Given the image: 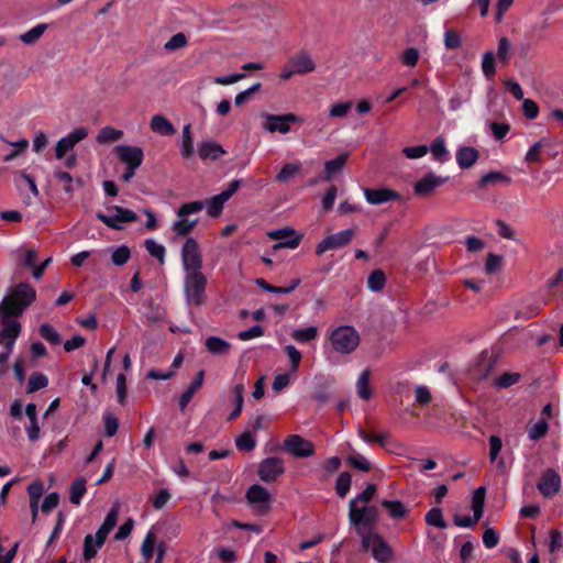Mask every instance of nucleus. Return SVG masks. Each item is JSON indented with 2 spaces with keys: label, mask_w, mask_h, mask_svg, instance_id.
Listing matches in <instances>:
<instances>
[{
  "label": "nucleus",
  "mask_w": 563,
  "mask_h": 563,
  "mask_svg": "<svg viewBox=\"0 0 563 563\" xmlns=\"http://www.w3.org/2000/svg\"><path fill=\"white\" fill-rule=\"evenodd\" d=\"M35 299V289L26 283L15 285L11 294L2 299L0 316L3 329L0 332V344L5 340L15 343L21 333V323L13 318L20 317Z\"/></svg>",
  "instance_id": "nucleus-1"
},
{
  "label": "nucleus",
  "mask_w": 563,
  "mask_h": 563,
  "mask_svg": "<svg viewBox=\"0 0 563 563\" xmlns=\"http://www.w3.org/2000/svg\"><path fill=\"white\" fill-rule=\"evenodd\" d=\"M227 200L219 194L207 201H190L183 203L176 211L177 220L172 224V230L177 236H187L198 224V218L191 219V214L200 212L207 207V213L211 218L220 216Z\"/></svg>",
  "instance_id": "nucleus-2"
},
{
  "label": "nucleus",
  "mask_w": 563,
  "mask_h": 563,
  "mask_svg": "<svg viewBox=\"0 0 563 563\" xmlns=\"http://www.w3.org/2000/svg\"><path fill=\"white\" fill-rule=\"evenodd\" d=\"M119 516V504L117 503L111 510L108 512L101 527L98 529L95 536L87 534L84 541V559L89 561L93 559L99 549L103 545L108 534L115 527Z\"/></svg>",
  "instance_id": "nucleus-3"
},
{
  "label": "nucleus",
  "mask_w": 563,
  "mask_h": 563,
  "mask_svg": "<svg viewBox=\"0 0 563 563\" xmlns=\"http://www.w3.org/2000/svg\"><path fill=\"white\" fill-rule=\"evenodd\" d=\"M378 520V510L375 506H356L355 500L349 503V521L360 538L374 531Z\"/></svg>",
  "instance_id": "nucleus-4"
},
{
  "label": "nucleus",
  "mask_w": 563,
  "mask_h": 563,
  "mask_svg": "<svg viewBox=\"0 0 563 563\" xmlns=\"http://www.w3.org/2000/svg\"><path fill=\"white\" fill-rule=\"evenodd\" d=\"M328 339L332 349L340 354H351L360 345L361 336L352 325H340L331 329Z\"/></svg>",
  "instance_id": "nucleus-5"
},
{
  "label": "nucleus",
  "mask_w": 563,
  "mask_h": 563,
  "mask_svg": "<svg viewBox=\"0 0 563 563\" xmlns=\"http://www.w3.org/2000/svg\"><path fill=\"white\" fill-rule=\"evenodd\" d=\"M207 276L201 272L185 273L184 291L189 306L200 307L206 301Z\"/></svg>",
  "instance_id": "nucleus-6"
},
{
  "label": "nucleus",
  "mask_w": 563,
  "mask_h": 563,
  "mask_svg": "<svg viewBox=\"0 0 563 563\" xmlns=\"http://www.w3.org/2000/svg\"><path fill=\"white\" fill-rule=\"evenodd\" d=\"M107 211L108 213L98 212L96 218L113 230H122V223L135 222L137 220L135 212L120 206H109L107 207Z\"/></svg>",
  "instance_id": "nucleus-7"
},
{
  "label": "nucleus",
  "mask_w": 563,
  "mask_h": 563,
  "mask_svg": "<svg viewBox=\"0 0 563 563\" xmlns=\"http://www.w3.org/2000/svg\"><path fill=\"white\" fill-rule=\"evenodd\" d=\"M362 548L371 551L373 558L380 562L386 563L393 558V551L383 537L375 531L364 534L361 538Z\"/></svg>",
  "instance_id": "nucleus-8"
},
{
  "label": "nucleus",
  "mask_w": 563,
  "mask_h": 563,
  "mask_svg": "<svg viewBox=\"0 0 563 563\" xmlns=\"http://www.w3.org/2000/svg\"><path fill=\"white\" fill-rule=\"evenodd\" d=\"M181 264L185 273L198 272L202 268V256L198 242L188 236L181 247Z\"/></svg>",
  "instance_id": "nucleus-9"
},
{
  "label": "nucleus",
  "mask_w": 563,
  "mask_h": 563,
  "mask_svg": "<svg viewBox=\"0 0 563 563\" xmlns=\"http://www.w3.org/2000/svg\"><path fill=\"white\" fill-rule=\"evenodd\" d=\"M356 228H349L324 238L316 247V254L321 255L327 251L342 249L349 245L355 238Z\"/></svg>",
  "instance_id": "nucleus-10"
},
{
  "label": "nucleus",
  "mask_w": 563,
  "mask_h": 563,
  "mask_svg": "<svg viewBox=\"0 0 563 563\" xmlns=\"http://www.w3.org/2000/svg\"><path fill=\"white\" fill-rule=\"evenodd\" d=\"M246 499L256 515L263 516L271 509L272 496L261 485H252L246 492Z\"/></svg>",
  "instance_id": "nucleus-11"
},
{
  "label": "nucleus",
  "mask_w": 563,
  "mask_h": 563,
  "mask_svg": "<svg viewBox=\"0 0 563 563\" xmlns=\"http://www.w3.org/2000/svg\"><path fill=\"white\" fill-rule=\"evenodd\" d=\"M266 122L263 123V129L269 133L279 132L287 134L290 132V124L301 123L302 119L295 113L286 114H266Z\"/></svg>",
  "instance_id": "nucleus-12"
},
{
  "label": "nucleus",
  "mask_w": 563,
  "mask_h": 563,
  "mask_svg": "<svg viewBox=\"0 0 563 563\" xmlns=\"http://www.w3.org/2000/svg\"><path fill=\"white\" fill-rule=\"evenodd\" d=\"M267 236L273 241H278L273 245V250L277 251L280 249H296L298 247L301 235L298 234L294 229L291 228H283L275 231H269L267 233Z\"/></svg>",
  "instance_id": "nucleus-13"
},
{
  "label": "nucleus",
  "mask_w": 563,
  "mask_h": 563,
  "mask_svg": "<svg viewBox=\"0 0 563 563\" xmlns=\"http://www.w3.org/2000/svg\"><path fill=\"white\" fill-rule=\"evenodd\" d=\"M285 450L297 459L309 457L314 454L312 442L298 434L288 435L284 442Z\"/></svg>",
  "instance_id": "nucleus-14"
},
{
  "label": "nucleus",
  "mask_w": 563,
  "mask_h": 563,
  "mask_svg": "<svg viewBox=\"0 0 563 563\" xmlns=\"http://www.w3.org/2000/svg\"><path fill=\"white\" fill-rule=\"evenodd\" d=\"M285 471L284 461L279 457L264 459L258 466V476L265 483L275 482Z\"/></svg>",
  "instance_id": "nucleus-15"
},
{
  "label": "nucleus",
  "mask_w": 563,
  "mask_h": 563,
  "mask_svg": "<svg viewBox=\"0 0 563 563\" xmlns=\"http://www.w3.org/2000/svg\"><path fill=\"white\" fill-rule=\"evenodd\" d=\"M537 488L543 497L551 498L561 489V476L555 470L548 468L543 472Z\"/></svg>",
  "instance_id": "nucleus-16"
},
{
  "label": "nucleus",
  "mask_w": 563,
  "mask_h": 563,
  "mask_svg": "<svg viewBox=\"0 0 563 563\" xmlns=\"http://www.w3.org/2000/svg\"><path fill=\"white\" fill-rule=\"evenodd\" d=\"M114 152L118 158L126 166L139 168L143 162V151L139 146L117 145Z\"/></svg>",
  "instance_id": "nucleus-17"
},
{
  "label": "nucleus",
  "mask_w": 563,
  "mask_h": 563,
  "mask_svg": "<svg viewBox=\"0 0 563 563\" xmlns=\"http://www.w3.org/2000/svg\"><path fill=\"white\" fill-rule=\"evenodd\" d=\"M364 196L371 205H380L387 201L398 200L400 197L397 191L387 188H365Z\"/></svg>",
  "instance_id": "nucleus-18"
},
{
  "label": "nucleus",
  "mask_w": 563,
  "mask_h": 563,
  "mask_svg": "<svg viewBox=\"0 0 563 563\" xmlns=\"http://www.w3.org/2000/svg\"><path fill=\"white\" fill-rule=\"evenodd\" d=\"M445 179L446 178L437 176L432 173L427 174L415 184V192L419 196H426L430 194L432 190H434L437 187L441 186L445 181Z\"/></svg>",
  "instance_id": "nucleus-19"
},
{
  "label": "nucleus",
  "mask_w": 563,
  "mask_h": 563,
  "mask_svg": "<svg viewBox=\"0 0 563 563\" xmlns=\"http://www.w3.org/2000/svg\"><path fill=\"white\" fill-rule=\"evenodd\" d=\"M289 60L290 66L294 67V71H297L298 75H305L316 70V63L306 52L294 55Z\"/></svg>",
  "instance_id": "nucleus-20"
},
{
  "label": "nucleus",
  "mask_w": 563,
  "mask_h": 563,
  "mask_svg": "<svg viewBox=\"0 0 563 563\" xmlns=\"http://www.w3.org/2000/svg\"><path fill=\"white\" fill-rule=\"evenodd\" d=\"M225 154L223 147L214 141H205L198 145V155L201 159L217 161Z\"/></svg>",
  "instance_id": "nucleus-21"
},
{
  "label": "nucleus",
  "mask_w": 563,
  "mask_h": 563,
  "mask_svg": "<svg viewBox=\"0 0 563 563\" xmlns=\"http://www.w3.org/2000/svg\"><path fill=\"white\" fill-rule=\"evenodd\" d=\"M205 379V371L200 369L195 379L191 382V384L188 386V388L181 394L179 398V407L181 410H184L188 404L190 402L194 395L201 388Z\"/></svg>",
  "instance_id": "nucleus-22"
},
{
  "label": "nucleus",
  "mask_w": 563,
  "mask_h": 563,
  "mask_svg": "<svg viewBox=\"0 0 563 563\" xmlns=\"http://www.w3.org/2000/svg\"><path fill=\"white\" fill-rule=\"evenodd\" d=\"M150 128L154 133L163 136H169L176 132L172 122L162 114H155L152 117Z\"/></svg>",
  "instance_id": "nucleus-23"
},
{
  "label": "nucleus",
  "mask_w": 563,
  "mask_h": 563,
  "mask_svg": "<svg viewBox=\"0 0 563 563\" xmlns=\"http://www.w3.org/2000/svg\"><path fill=\"white\" fill-rule=\"evenodd\" d=\"M479 153L475 147L463 146L456 152V162L461 168L472 167L478 159Z\"/></svg>",
  "instance_id": "nucleus-24"
},
{
  "label": "nucleus",
  "mask_w": 563,
  "mask_h": 563,
  "mask_svg": "<svg viewBox=\"0 0 563 563\" xmlns=\"http://www.w3.org/2000/svg\"><path fill=\"white\" fill-rule=\"evenodd\" d=\"M349 153H342L338 157L324 163V179L330 180L335 174L342 172L347 158Z\"/></svg>",
  "instance_id": "nucleus-25"
},
{
  "label": "nucleus",
  "mask_w": 563,
  "mask_h": 563,
  "mask_svg": "<svg viewBox=\"0 0 563 563\" xmlns=\"http://www.w3.org/2000/svg\"><path fill=\"white\" fill-rule=\"evenodd\" d=\"M382 506L388 511L391 519L401 520L407 517L409 510L400 500H383Z\"/></svg>",
  "instance_id": "nucleus-26"
},
{
  "label": "nucleus",
  "mask_w": 563,
  "mask_h": 563,
  "mask_svg": "<svg viewBox=\"0 0 563 563\" xmlns=\"http://www.w3.org/2000/svg\"><path fill=\"white\" fill-rule=\"evenodd\" d=\"M205 345L208 352L213 355L227 354L231 349V344L219 336H209L206 340Z\"/></svg>",
  "instance_id": "nucleus-27"
},
{
  "label": "nucleus",
  "mask_w": 563,
  "mask_h": 563,
  "mask_svg": "<svg viewBox=\"0 0 563 563\" xmlns=\"http://www.w3.org/2000/svg\"><path fill=\"white\" fill-rule=\"evenodd\" d=\"M549 431V423L547 419L541 418L534 423L527 426L528 437L531 441H538L547 435Z\"/></svg>",
  "instance_id": "nucleus-28"
},
{
  "label": "nucleus",
  "mask_w": 563,
  "mask_h": 563,
  "mask_svg": "<svg viewBox=\"0 0 563 563\" xmlns=\"http://www.w3.org/2000/svg\"><path fill=\"white\" fill-rule=\"evenodd\" d=\"M302 165L301 163H288L285 164L278 174L276 175V181L279 184H285L296 175H298L301 172Z\"/></svg>",
  "instance_id": "nucleus-29"
},
{
  "label": "nucleus",
  "mask_w": 563,
  "mask_h": 563,
  "mask_svg": "<svg viewBox=\"0 0 563 563\" xmlns=\"http://www.w3.org/2000/svg\"><path fill=\"white\" fill-rule=\"evenodd\" d=\"M319 330L317 327L311 325L305 329H295L290 333L291 338L298 343H308L317 339Z\"/></svg>",
  "instance_id": "nucleus-30"
},
{
  "label": "nucleus",
  "mask_w": 563,
  "mask_h": 563,
  "mask_svg": "<svg viewBox=\"0 0 563 563\" xmlns=\"http://www.w3.org/2000/svg\"><path fill=\"white\" fill-rule=\"evenodd\" d=\"M503 184L508 186L511 184V178L501 172H490L484 175L479 180V187L484 188L487 185Z\"/></svg>",
  "instance_id": "nucleus-31"
},
{
  "label": "nucleus",
  "mask_w": 563,
  "mask_h": 563,
  "mask_svg": "<svg viewBox=\"0 0 563 563\" xmlns=\"http://www.w3.org/2000/svg\"><path fill=\"white\" fill-rule=\"evenodd\" d=\"M190 124H186L183 129L180 154L184 158L188 159L194 155V142L190 132Z\"/></svg>",
  "instance_id": "nucleus-32"
},
{
  "label": "nucleus",
  "mask_w": 563,
  "mask_h": 563,
  "mask_svg": "<svg viewBox=\"0 0 563 563\" xmlns=\"http://www.w3.org/2000/svg\"><path fill=\"white\" fill-rule=\"evenodd\" d=\"M369 369H364L356 382L357 394L363 400H368L372 396L369 388Z\"/></svg>",
  "instance_id": "nucleus-33"
},
{
  "label": "nucleus",
  "mask_w": 563,
  "mask_h": 563,
  "mask_svg": "<svg viewBox=\"0 0 563 563\" xmlns=\"http://www.w3.org/2000/svg\"><path fill=\"white\" fill-rule=\"evenodd\" d=\"M48 385V378L40 372H34L29 378L26 386V393L33 394L40 389L45 388Z\"/></svg>",
  "instance_id": "nucleus-34"
},
{
  "label": "nucleus",
  "mask_w": 563,
  "mask_h": 563,
  "mask_svg": "<svg viewBox=\"0 0 563 563\" xmlns=\"http://www.w3.org/2000/svg\"><path fill=\"white\" fill-rule=\"evenodd\" d=\"M386 284V275L382 269L373 271L367 278V287L372 291H380Z\"/></svg>",
  "instance_id": "nucleus-35"
},
{
  "label": "nucleus",
  "mask_w": 563,
  "mask_h": 563,
  "mask_svg": "<svg viewBox=\"0 0 563 563\" xmlns=\"http://www.w3.org/2000/svg\"><path fill=\"white\" fill-rule=\"evenodd\" d=\"M256 284L265 291H268V292H274V294H289L291 292L292 290H295L299 284H300V279H295L292 280V284L291 286L289 287H277V286H273L271 284H268L267 282H265L264 279H257L256 280Z\"/></svg>",
  "instance_id": "nucleus-36"
},
{
  "label": "nucleus",
  "mask_w": 563,
  "mask_h": 563,
  "mask_svg": "<svg viewBox=\"0 0 563 563\" xmlns=\"http://www.w3.org/2000/svg\"><path fill=\"white\" fill-rule=\"evenodd\" d=\"M47 30V24L41 23L29 30L27 32L23 33L20 36V40L27 45L34 44Z\"/></svg>",
  "instance_id": "nucleus-37"
},
{
  "label": "nucleus",
  "mask_w": 563,
  "mask_h": 563,
  "mask_svg": "<svg viewBox=\"0 0 563 563\" xmlns=\"http://www.w3.org/2000/svg\"><path fill=\"white\" fill-rule=\"evenodd\" d=\"M235 445L239 451L251 452L255 449L256 441L250 431H245L236 438Z\"/></svg>",
  "instance_id": "nucleus-38"
},
{
  "label": "nucleus",
  "mask_w": 563,
  "mask_h": 563,
  "mask_svg": "<svg viewBox=\"0 0 563 563\" xmlns=\"http://www.w3.org/2000/svg\"><path fill=\"white\" fill-rule=\"evenodd\" d=\"M123 132L111 126H104L99 131L97 141L99 143H109L121 140Z\"/></svg>",
  "instance_id": "nucleus-39"
},
{
  "label": "nucleus",
  "mask_w": 563,
  "mask_h": 563,
  "mask_svg": "<svg viewBox=\"0 0 563 563\" xmlns=\"http://www.w3.org/2000/svg\"><path fill=\"white\" fill-rule=\"evenodd\" d=\"M131 251L126 245L114 247L111 252V261L115 266H123L129 262Z\"/></svg>",
  "instance_id": "nucleus-40"
},
{
  "label": "nucleus",
  "mask_w": 563,
  "mask_h": 563,
  "mask_svg": "<svg viewBox=\"0 0 563 563\" xmlns=\"http://www.w3.org/2000/svg\"><path fill=\"white\" fill-rule=\"evenodd\" d=\"M482 70L487 79H492L496 73L495 67V55L492 51H487L483 54L482 58Z\"/></svg>",
  "instance_id": "nucleus-41"
},
{
  "label": "nucleus",
  "mask_w": 563,
  "mask_h": 563,
  "mask_svg": "<svg viewBox=\"0 0 563 563\" xmlns=\"http://www.w3.org/2000/svg\"><path fill=\"white\" fill-rule=\"evenodd\" d=\"M145 249L151 256L157 258L161 264H164L166 249L163 244H159L156 241L148 239L145 241Z\"/></svg>",
  "instance_id": "nucleus-42"
},
{
  "label": "nucleus",
  "mask_w": 563,
  "mask_h": 563,
  "mask_svg": "<svg viewBox=\"0 0 563 563\" xmlns=\"http://www.w3.org/2000/svg\"><path fill=\"white\" fill-rule=\"evenodd\" d=\"M485 488L478 487L472 497V510L477 518L483 516L484 503H485Z\"/></svg>",
  "instance_id": "nucleus-43"
},
{
  "label": "nucleus",
  "mask_w": 563,
  "mask_h": 563,
  "mask_svg": "<svg viewBox=\"0 0 563 563\" xmlns=\"http://www.w3.org/2000/svg\"><path fill=\"white\" fill-rule=\"evenodd\" d=\"M40 335L53 345H58L62 342L58 332L48 323H43L38 329Z\"/></svg>",
  "instance_id": "nucleus-44"
},
{
  "label": "nucleus",
  "mask_w": 563,
  "mask_h": 563,
  "mask_svg": "<svg viewBox=\"0 0 563 563\" xmlns=\"http://www.w3.org/2000/svg\"><path fill=\"white\" fill-rule=\"evenodd\" d=\"M426 522L429 526H433V527H437L439 529H445L446 528V522L443 519L442 510L440 508H438V507L432 508L431 510H429L427 512V515H426Z\"/></svg>",
  "instance_id": "nucleus-45"
},
{
  "label": "nucleus",
  "mask_w": 563,
  "mask_h": 563,
  "mask_svg": "<svg viewBox=\"0 0 563 563\" xmlns=\"http://www.w3.org/2000/svg\"><path fill=\"white\" fill-rule=\"evenodd\" d=\"M351 488V475L346 472L341 473L335 481V493L339 497L346 496Z\"/></svg>",
  "instance_id": "nucleus-46"
},
{
  "label": "nucleus",
  "mask_w": 563,
  "mask_h": 563,
  "mask_svg": "<svg viewBox=\"0 0 563 563\" xmlns=\"http://www.w3.org/2000/svg\"><path fill=\"white\" fill-rule=\"evenodd\" d=\"M511 55V43L506 36H501L498 41L497 58L499 62L507 64Z\"/></svg>",
  "instance_id": "nucleus-47"
},
{
  "label": "nucleus",
  "mask_w": 563,
  "mask_h": 563,
  "mask_svg": "<svg viewBox=\"0 0 563 563\" xmlns=\"http://www.w3.org/2000/svg\"><path fill=\"white\" fill-rule=\"evenodd\" d=\"M430 152L434 159L444 162L448 158L449 152L445 147L444 140L437 139L430 146Z\"/></svg>",
  "instance_id": "nucleus-48"
},
{
  "label": "nucleus",
  "mask_w": 563,
  "mask_h": 563,
  "mask_svg": "<svg viewBox=\"0 0 563 563\" xmlns=\"http://www.w3.org/2000/svg\"><path fill=\"white\" fill-rule=\"evenodd\" d=\"M358 434L364 442L369 443V444L378 443L380 445H385L390 438L389 433H387V432L369 434L362 429L358 431Z\"/></svg>",
  "instance_id": "nucleus-49"
},
{
  "label": "nucleus",
  "mask_w": 563,
  "mask_h": 563,
  "mask_svg": "<svg viewBox=\"0 0 563 563\" xmlns=\"http://www.w3.org/2000/svg\"><path fill=\"white\" fill-rule=\"evenodd\" d=\"M347 463L355 470L368 472L371 470L369 462L360 453H353L347 456Z\"/></svg>",
  "instance_id": "nucleus-50"
},
{
  "label": "nucleus",
  "mask_w": 563,
  "mask_h": 563,
  "mask_svg": "<svg viewBox=\"0 0 563 563\" xmlns=\"http://www.w3.org/2000/svg\"><path fill=\"white\" fill-rule=\"evenodd\" d=\"M86 490V479L84 477H78L73 482V505L80 504Z\"/></svg>",
  "instance_id": "nucleus-51"
},
{
  "label": "nucleus",
  "mask_w": 563,
  "mask_h": 563,
  "mask_svg": "<svg viewBox=\"0 0 563 563\" xmlns=\"http://www.w3.org/2000/svg\"><path fill=\"white\" fill-rule=\"evenodd\" d=\"M419 57L418 48L408 47L401 54V64L407 67H415L418 64Z\"/></svg>",
  "instance_id": "nucleus-52"
},
{
  "label": "nucleus",
  "mask_w": 563,
  "mask_h": 563,
  "mask_svg": "<svg viewBox=\"0 0 563 563\" xmlns=\"http://www.w3.org/2000/svg\"><path fill=\"white\" fill-rule=\"evenodd\" d=\"M520 377L519 373H504L496 379L495 386L498 388H508L517 384L520 380Z\"/></svg>",
  "instance_id": "nucleus-53"
},
{
  "label": "nucleus",
  "mask_w": 563,
  "mask_h": 563,
  "mask_svg": "<svg viewBox=\"0 0 563 563\" xmlns=\"http://www.w3.org/2000/svg\"><path fill=\"white\" fill-rule=\"evenodd\" d=\"M117 400L120 405L126 404L128 389H126V378L124 374H119L117 377Z\"/></svg>",
  "instance_id": "nucleus-54"
},
{
  "label": "nucleus",
  "mask_w": 563,
  "mask_h": 563,
  "mask_svg": "<svg viewBox=\"0 0 563 563\" xmlns=\"http://www.w3.org/2000/svg\"><path fill=\"white\" fill-rule=\"evenodd\" d=\"M351 108V101L335 103L329 108V115L332 118H344Z\"/></svg>",
  "instance_id": "nucleus-55"
},
{
  "label": "nucleus",
  "mask_w": 563,
  "mask_h": 563,
  "mask_svg": "<svg viewBox=\"0 0 563 563\" xmlns=\"http://www.w3.org/2000/svg\"><path fill=\"white\" fill-rule=\"evenodd\" d=\"M155 536L148 532L142 543L141 552L146 561L151 560L154 552Z\"/></svg>",
  "instance_id": "nucleus-56"
},
{
  "label": "nucleus",
  "mask_w": 563,
  "mask_h": 563,
  "mask_svg": "<svg viewBox=\"0 0 563 563\" xmlns=\"http://www.w3.org/2000/svg\"><path fill=\"white\" fill-rule=\"evenodd\" d=\"M462 41L460 34L454 30H446L444 33V46L448 49H456L461 46Z\"/></svg>",
  "instance_id": "nucleus-57"
},
{
  "label": "nucleus",
  "mask_w": 563,
  "mask_h": 563,
  "mask_svg": "<svg viewBox=\"0 0 563 563\" xmlns=\"http://www.w3.org/2000/svg\"><path fill=\"white\" fill-rule=\"evenodd\" d=\"M376 490L377 488L374 484H368L362 493L351 500H355L356 506H358L360 503L367 504L374 498Z\"/></svg>",
  "instance_id": "nucleus-58"
},
{
  "label": "nucleus",
  "mask_w": 563,
  "mask_h": 563,
  "mask_svg": "<svg viewBox=\"0 0 563 563\" xmlns=\"http://www.w3.org/2000/svg\"><path fill=\"white\" fill-rule=\"evenodd\" d=\"M44 484L42 481H34L27 486L30 500L40 501L44 494Z\"/></svg>",
  "instance_id": "nucleus-59"
},
{
  "label": "nucleus",
  "mask_w": 563,
  "mask_h": 563,
  "mask_svg": "<svg viewBox=\"0 0 563 563\" xmlns=\"http://www.w3.org/2000/svg\"><path fill=\"white\" fill-rule=\"evenodd\" d=\"M70 151V133L62 137L55 146V157L62 159Z\"/></svg>",
  "instance_id": "nucleus-60"
},
{
  "label": "nucleus",
  "mask_w": 563,
  "mask_h": 563,
  "mask_svg": "<svg viewBox=\"0 0 563 563\" xmlns=\"http://www.w3.org/2000/svg\"><path fill=\"white\" fill-rule=\"evenodd\" d=\"M429 152L427 145L407 146L402 150V153L407 158L416 159L423 157Z\"/></svg>",
  "instance_id": "nucleus-61"
},
{
  "label": "nucleus",
  "mask_w": 563,
  "mask_h": 563,
  "mask_svg": "<svg viewBox=\"0 0 563 563\" xmlns=\"http://www.w3.org/2000/svg\"><path fill=\"white\" fill-rule=\"evenodd\" d=\"M187 45V38L185 34L177 33L173 35L168 42L165 43L164 48L166 51H175Z\"/></svg>",
  "instance_id": "nucleus-62"
},
{
  "label": "nucleus",
  "mask_w": 563,
  "mask_h": 563,
  "mask_svg": "<svg viewBox=\"0 0 563 563\" xmlns=\"http://www.w3.org/2000/svg\"><path fill=\"white\" fill-rule=\"evenodd\" d=\"M59 504V495L57 493L48 494L42 505L41 510L43 514H49L54 508H56Z\"/></svg>",
  "instance_id": "nucleus-63"
},
{
  "label": "nucleus",
  "mask_w": 563,
  "mask_h": 563,
  "mask_svg": "<svg viewBox=\"0 0 563 563\" xmlns=\"http://www.w3.org/2000/svg\"><path fill=\"white\" fill-rule=\"evenodd\" d=\"M501 267V256L496 254H488L485 263V269L488 274L497 273Z\"/></svg>",
  "instance_id": "nucleus-64"
}]
</instances>
